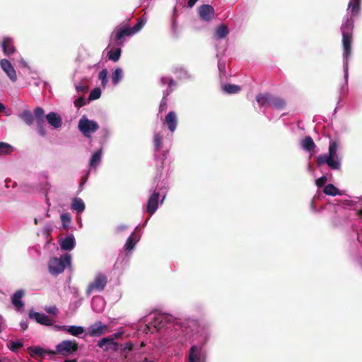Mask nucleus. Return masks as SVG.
Returning <instances> with one entry per match:
<instances>
[{"mask_svg": "<svg viewBox=\"0 0 362 362\" xmlns=\"http://www.w3.org/2000/svg\"><path fill=\"white\" fill-rule=\"evenodd\" d=\"M34 113H35V117L37 129L40 134L42 136H45L46 135V130H45L46 124H45V119H44L45 111L42 107H37L35 109Z\"/></svg>", "mask_w": 362, "mask_h": 362, "instance_id": "0eeeda50", "label": "nucleus"}, {"mask_svg": "<svg viewBox=\"0 0 362 362\" xmlns=\"http://www.w3.org/2000/svg\"><path fill=\"white\" fill-rule=\"evenodd\" d=\"M107 71L105 69H103L102 71H100L99 72L98 77L101 80V83H102L103 86H105L107 82Z\"/></svg>", "mask_w": 362, "mask_h": 362, "instance_id": "a19ab883", "label": "nucleus"}, {"mask_svg": "<svg viewBox=\"0 0 362 362\" xmlns=\"http://www.w3.org/2000/svg\"><path fill=\"white\" fill-rule=\"evenodd\" d=\"M160 194L158 192H154L148 198L146 206V211L150 214H153L158 206V199Z\"/></svg>", "mask_w": 362, "mask_h": 362, "instance_id": "ddd939ff", "label": "nucleus"}, {"mask_svg": "<svg viewBox=\"0 0 362 362\" xmlns=\"http://www.w3.org/2000/svg\"><path fill=\"white\" fill-rule=\"evenodd\" d=\"M78 349V344L76 341L64 340L56 346L55 350H48L47 355L69 356L76 352Z\"/></svg>", "mask_w": 362, "mask_h": 362, "instance_id": "7ed1b4c3", "label": "nucleus"}, {"mask_svg": "<svg viewBox=\"0 0 362 362\" xmlns=\"http://www.w3.org/2000/svg\"><path fill=\"white\" fill-rule=\"evenodd\" d=\"M45 310L49 313V314H52V315H57V313H58V309L55 306V305H52V306H49V307H46L45 308Z\"/></svg>", "mask_w": 362, "mask_h": 362, "instance_id": "49530a36", "label": "nucleus"}, {"mask_svg": "<svg viewBox=\"0 0 362 362\" xmlns=\"http://www.w3.org/2000/svg\"><path fill=\"white\" fill-rule=\"evenodd\" d=\"M358 214L359 216H362V209L359 210Z\"/></svg>", "mask_w": 362, "mask_h": 362, "instance_id": "69168bd1", "label": "nucleus"}, {"mask_svg": "<svg viewBox=\"0 0 362 362\" xmlns=\"http://www.w3.org/2000/svg\"><path fill=\"white\" fill-rule=\"evenodd\" d=\"M165 121L170 131L173 132L176 129L177 124L176 113L173 111L169 112L165 117Z\"/></svg>", "mask_w": 362, "mask_h": 362, "instance_id": "a211bd4d", "label": "nucleus"}, {"mask_svg": "<svg viewBox=\"0 0 362 362\" xmlns=\"http://www.w3.org/2000/svg\"><path fill=\"white\" fill-rule=\"evenodd\" d=\"M48 123L54 128H59L62 126V118L56 112H51L46 115Z\"/></svg>", "mask_w": 362, "mask_h": 362, "instance_id": "6ab92c4d", "label": "nucleus"}, {"mask_svg": "<svg viewBox=\"0 0 362 362\" xmlns=\"http://www.w3.org/2000/svg\"><path fill=\"white\" fill-rule=\"evenodd\" d=\"M63 362H77V360L76 359H68V360L64 361Z\"/></svg>", "mask_w": 362, "mask_h": 362, "instance_id": "e2e57ef3", "label": "nucleus"}, {"mask_svg": "<svg viewBox=\"0 0 362 362\" xmlns=\"http://www.w3.org/2000/svg\"><path fill=\"white\" fill-rule=\"evenodd\" d=\"M61 220H62L64 228L66 229L68 227V225L71 222V217H70L69 214H62Z\"/></svg>", "mask_w": 362, "mask_h": 362, "instance_id": "79ce46f5", "label": "nucleus"}, {"mask_svg": "<svg viewBox=\"0 0 362 362\" xmlns=\"http://www.w3.org/2000/svg\"><path fill=\"white\" fill-rule=\"evenodd\" d=\"M122 348H121V349L123 351L129 352V351H131L133 349L134 344L132 342H131V341H129V342L122 345Z\"/></svg>", "mask_w": 362, "mask_h": 362, "instance_id": "09e8293b", "label": "nucleus"}, {"mask_svg": "<svg viewBox=\"0 0 362 362\" xmlns=\"http://www.w3.org/2000/svg\"><path fill=\"white\" fill-rule=\"evenodd\" d=\"M75 238L72 234L66 236L59 243L60 247L64 251H70L75 247Z\"/></svg>", "mask_w": 362, "mask_h": 362, "instance_id": "2eb2a0df", "label": "nucleus"}, {"mask_svg": "<svg viewBox=\"0 0 362 362\" xmlns=\"http://www.w3.org/2000/svg\"><path fill=\"white\" fill-rule=\"evenodd\" d=\"M361 0H350L349 3V8L353 15H356L360 11Z\"/></svg>", "mask_w": 362, "mask_h": 362, "instance_id": "cd10ccee", "label": "nucleus"}, {"mask_svg": "<svg viewBox=\"0 0 362 362\" xmlns=\"http://www.w3.org/2000/svg\"><path fill=\"white\" fill-rule=\"evenodd\" d=\"M78 128L84 136L90 137L91 134L99 129V125L96 122L89 120L86 116H83L78 122Z\"/></svg>", "mask_w": 362, "mask_h": 362, "instance_id": "39448f33", "label": "nucleus"}, {"mask_svg": "<svg viewBox=\"0 0 362 362\" xmlns=\"http://www.w3.org/2000/svg\"><path fill=\"white\" fill-rule=\"evenodd\" d=\"M327 178L326 176H322L321 177L315 180V184L317 186V187H323L325 183L327 182Z\"/></svg>", "mask_w": 362, "mask_h": 362, "instance_id": "a18cd8bd", "label": "nucleus"}, {"mask_svg": "<svg viewBox=\"0 0 362 362\" xmlns=\"http://www.w3.org/2000/svg\"><path fill=\"white\" fill-rule=\"evenodd\" d=\"M168 77H165V76H163L160 78V83L163 86H164L165 85L168 84Z\"/></svg>", "mask_w": 362, "mask_h": 362, "instance_id": "864d4df0", "label": "nucleus"}, {"mask_svg": "<svg viewBox=\"0 0 362 362\" xmlns=\"http://www.w3.org/2000/svg\"><path fill=\"white\" fill-rule=\"evenodd\" d=\"M18 117L29 126L33 124L34 119H35V117L34 118L33 113L29 110H24L21 114H19Z\"/></svg>", "mask_w": 362, "mask_h": 362, "instance_id": "b1692460", "label": "nucleus"}, {"mask_svg": "<svg viewBox=\"0 0 362 362\" xmlns=\"http://www.w3.org/2000/svg\"><path fill=\"white\" fill-rule=\"evenodd\" d=\"M354 21L351 18L346 20L341 27L342 33L343 57L344 66H348V61L351 54V43L353 40Z\"/></svg>", "mask_w": 362, "mask_h": 362, "instance_id": "f257e3e1", "label": "nucleus"}, {"mask_svg": "<svg viewBox=\"0 0 362 362\" xmlns=\"http://www.w3.org/2000/svg\"><path fill=\"white\" fill-rule=\"evenodd\" d=\"M121 335H122V333H120V332L115 333L113 334V338L112 339H118Z\"/></svg>", "mask_w": 362, "mask_h": 362, "instance_id": "bf43d9fd", "label": "nucleus"}, {"mask_svg": "<svg viewBox=\"0 0 362 362\" xmlns=\"http://www.w3.org/2000/svg\"><path fill=\"white\" fill-rule=\"evenodd\" d=\"M152 326H153V325H151V322L150 324H148V325H146V327L144 329V332H146L147 331L151 332V328Z\"/></svg>", "mask_w": 362, "mask_h": 362, "instance_id": "13d9d810", "label": "nucleus"}, {"mask_svg": "<svg viewBox=\"0 0 362 362\" xmlns=\"http://www.w3.org/2000/svg\"><path fill=\"white\" fill-rule=\"evenodd\" d=\"M198 13L201 20L209 22L214 18L215 11L212 6L203 4L199 6Z\"/></svg>", "mask_w": 362, "mask_h": 362, "instance_id": "6e6552de", "label": "nucleus"}, {"mask_svg": "<svg viewBox=\"0 0 362 362\" xmlns=\"http://www.w3.org/2000/svg\"><path fill=\"white\" fill-rule=\"evenodd\" d=\"M115 39L116 41H121L124 37L134 35L130 27L120 28L115 31Z\"/></svg>", "mask_w": 362, "mask_h": 362, "instance_id": "aec40b11", "label": "nucleus"}, {"mask_svg": "<svg viewBox=\"0 0 362 362\" xmlns=\"http://www.w3.org/2000/svg\"><path fill=\"white\" fill-rule=\"evenodd\" d=\"M101 95V90L99 88H95L92 90L89 94L88 100H94L98 99Z\"/></svg>", "mask_w": 362, "mask_h": 362, "instance_id": "58836bf2", "label": "nucleus"}, {"mask_svg": "<svg viewBox=\"0 0 362 362\" xmlns=\"http://www.w3.org/2000/svg\"><path fill=\"white\" fill-rule=\"evenodd\" d=\"M24 294H25L24 291L20 289V290L16 291L13 293V296L11 298V302H12L13 305L18 310H20V309L23 308V306H24V303L21 300V298H23Z\"/></svg>", "mask_w": 362, "mask_h": 362, "instance_id": "f3484780", "label": "nucleus"}, {"mask_svg": "<svg viewBox=\"0 0 362 362\" xmlns=\"http://www.w3.org/2000/svg\"><path fill=\"white\" fill-rule=\"evenodd\" d=\"M168 96H166V94L164 93L161 103L160 105V112L163 111L166 108V106H167L166 98Z\"/></svg>", "mask_w": 362, "mask_h": 362, "instance_id": "8fccbe9b", "label": "nucleus"}, {"mask_svg": "<svg viewBox=\"0 0 362 362\" xmlns=\"http://www.w3.org/2000/svg\"><path fill=\"white\" fill-rule=\"evenodd\" d=\"M23 343L20 341V340H17V341H11L8 344V349L12 351L13 352H18V350L23 347Z\"/></svg>", "mask_w": 362, "mask_h": 362, "instance_id": "f704fd0d", "label": "nucleus"}, {"mask_svg": "<svg viewBox=\"0 0 362 362\" xmlns=\"http://www.w3.org/2000/svg\"><path fill=\"white\" fill-rule=\"evenodd\" d=\"M0 362H1V361L0 360Z\"/></svg>", "mask_w": 362, "mask_h": 362, "instance_id": "338daca9", "label": "nucleus"}, {"mask_svg": "<svg viewBox=\"0 0 362 362\" xmlns=\"http://www.w3.org/2000/svg\"><path fill=\"white\" fill-rule=\"evenodd\" d=\"M168 88L166 90V91L165 92V94H166V96L169 95V94L172 92V86L175 85V82L173 80V78H168Z\"/></svg>", "mask_w": 362, "mask_h": 362, "instance_id": "de8ad7c7", "label": "nucleus"}, {"mask_svg": "<svg viewBox=\"0 0 362 362\" xmlns=\"http://www.w3.org/2000/svg\"><path fill=\"white\" fill-rule=\"evenodd\" d=\"M176 29H177V24L175 23V21L173 20L172 21V30L175 34L176 33Z\"/></svg>", "mask_w": 362, "mask_h": 362, "instance_id": "4d7b16f0", "label": "nucleus"}, {"mask_svg": "<svg viewBox=\"0 0 362 362\" xmlns=\"http://www.w3.org/2000/svg\"><path fill=\"white\" fill-rule=\"evenodd\" d=\"M71 255L67 253L61 255L59 258H52L48 264L49 272L53 275L63 272L66 267L71 264Z\"/></svg>", "mask_w": 362, "mask_h": 362, "instance_id": "20e7f679", "label": "nucleus"}, {"mask_svg": "<svg viewBox=\"0 0 362 362\" xmlns=\"http://www.w3.org/2000/svg\"><path fill=\"white\" fill-rule=\"evenodd\" d=\"M97 300L103 301V300H102V299H101L100 298H94V299H93V303H95Z\"/></svg>", "mask_w": 362, "mask_h": 362, "instance_id": "0e129e2a", "label": "nucleus"}, {"mask_svg": "<svg viewBox=\"0 0 362 362\" xmlns=\"http://www.w3.org/2000/svg\"><path fill=\"white\" fill-rule=\"evenodd\" d=\"M107 284V277L106 275L99 273L95 276L94 281L90 284L87 288V293H90L93 291H102Z\"/></svg>", "mask_w": 362, "mask_h": 362, "instance_id": "423d86ee", "label": "nucleus"}, {"mask_svg": "<svg viewBox=\"0 0 362 362\" xmlns=\"http://www.w3.org/2000/svg\"><path fill=\"white\" fill-rule=\"evenodd\" d=\"M20 325L23 330H25L28 327V323L26 322H21L20 323Z\"/></svg>", "mask_w": 362, "mask_h": 362, "instance_id": "6e6d98bb", "label": "nucleus"}, {"mask_svg": "<svg viewBox=\"0 0 362 362\" xmlns=\"http://www.w3.org/2000/svg\"><path fill=\"white\" fill-rule=\"evenodd\" d=\"M0 65L11 81L16 82L17 81V75L11 63L8 60L3 59L0 61Z\"/></svg>", "mask_w": 362, "mask_h": 362, "instance_id": "9d476101", "label": "nucleus"}, {"mask_svg": "<svg viewBox=\"0 0 362 362\" xmlns=\"http://www.w3.org/2000/svg\"><path fill=\"white\" fill-rule=\"evenodd\" d=\"M302 147L308 152H312L316 147L315 144L314 143L313 139L310 136H305L301 141Z\"/></svg>", "mask_w": 362, "mask_h": 362, "instance_id": "5701e85b", "label": "nucleus"}, {"mask_svg": "<svg viewBox=\"0 0 362 362\" xmlns=\"http://www.w3.org/2000/svg\"><path fill=\"white\" fill-rule=\"evenodd\" d=\"M121 52L122 50L120 48H117L115 50H110L107 53V57L110 60L116 62L119 59Z\"/></svg>", "mask_w": 362, "mask_h": 362, "instance_id": "2f4dec72", "label": "nucleus"}, {"mask_svg": "<svg viewBox=\"0 0 362 362\" xmlns=\"http://www.w3.org/2000/svg\"><path fill=\"white\" fill-rule=\"evenodd\" d=\"M57 329L60 331H64L69 334L78 337L79 335L83 334L85 332V329L81 326H66V325H60L56 326Z\"/></svg>", "mask_w": 362, "mask_h": 362, "instance_id": "4468645a", "label": "nucleus"}, {"mask_svg": "<svg viewBox=\"0 0 362 362\" xmlns=\"http://www.w3.org/2000/svg\"><path fill=\"white\" fill-rule=\"evenodd\" d=\"M198 1V0H189L187 2V6L189 8H192L194 6V4Z\"/></svg>", "mask_w": 362, "mask_h": 362, "instance_id": "5fc2aeb1", "label": "nucleus"}, {"mask_svg": "<svg viewBox=\"0 0 362 362\" xmlns=\"http://www.w3.org/2000/svg\"><path fill=\"white\" fill-rule=\"evenodd\" d=\"M136 242L137 240L134 237V233H132V235L127 238L124 245V249L128 251L132 250L134 248Z\"/></svg>", "mask_w": 362, "mask_h": 362, "instance_id": "473e14b6", "label": "nucleus"}, {"mask_svg": "<svg viewBox=\"0 0 362 362\" xmlns=\"http://www.w3.org/2000/svg\"><path fill=\"white\" fill-rule=\"evenodd\" d=\"M2 49L5 55L10 56L16 51L13 40L10 37H4L2 41Z\"/></svg>", "mask_w": 362, "mask_h": 362, "instance_id": "dca6fc26", "label": "nucleus"}, {"mask_svg": "<svg viewBox=\"0 0 362 362\" xmlns=\"http://www.w3.org/2000/svg\"><path fill=\"white\" fill-rule=\"evenodd\" d=\"M188 361L204 362V355L202 353V349L201 347L197 346V345L192 346L189 351Z\"/></svg>", "mask_w": 362, "mask_h": 362, "instance_id": "9b49d317", "label": "nucleus"}, {"mask_svg": "<svg viewBox=\"0 0 362 362\" xmlns=\"http://www.w3.org/2000/svg\"><path fill=\"white\" fill-rule=\"evenodd\" d=\"M128 228V226L127 225H125V224H121L119 226H118L116 229H115V232L117 233H121L125 230H127Z\"/></svg>", "mask_w": 362, "mask_h": 362, "instance_id": "3c124183", "label": "nucleus"}, {"mask_svg": "<svg viewBox=\"0 0 362 362\" xmlns=\"http://www.w3.org/2000/svg\"><path fill=\"white\" fill-rule=\"evenodd\" d=\"M75 107L79 108L86 105L85 98L83 97H79L76 100H74Z\"/></svg>", "mask_w": 362, "mask_h": 362, "instance_id": "c03bdc74", "label": "nucleus"}, {"mask_svg": "<svg viewBox=\"0 0 362 362\" xmlns=\"http://www.w3.org/2000/svg\"><path fill=\"white\" fill-rule=\"evenodd\" d=\"M272 95L269 93H259L256 96V100L262 107L270 105Z\"/></svg>", "mask_w": 362, "mask_h": 362, "instance_id": "412c9836", "label": "nucleus"}, {"mask_svg": "<svg viewBox=\"0 0 362 362\" xmlns=\"http://www.w3.org/2000/svg\"><path fill=\"white\" fill-rule=\"evenodd\" d=\"M29 349L30 351V354L33 356H37L40 357H43L45 354H47V351H48V350L47 351L44 350L43 349H42L41 347H39V346L30 347Z\"/></svg>", "mask_w": 362, "mask_h": 362, "instance_id": "72a5a7b5", "label": "nucleus"}, {"mask_svg": "<svg viewBox=\"0 0 362 362\" xmlns=\"http://www.w3.org/2000/svg\"><path fill=\"white\" fill-rule=\"evenodd\" d=\"M221 88L222 90L227 94H235L242 90L240 86L230 83L222 85Z\"/></svg>", "mask_w": 362, "mask_h": 362, "instance_id": "393cba45", "label": "nucleus"}, {"mask_svg": "<svg viewBox=\"0 0 362 362\" xmlns=\"http://www.w3.org/2000/svg\"><path fill=\"white\" fill-rule=\"evenodd\" d=\"M122 76V70L120 68H116L112 75V81L114 85H117Z\"/></svg>", "mask_w": 362, "mask_h": 362, "instance_id": "c9c22d12", "label": "nucleus"}, {"mask_svg": "<svg viewBox=\"0 0 362 362\" xmlns=\"http://www.w3.org/2000/svg\"><path fill=\"white\" fill-rule=\"evenodd\" d=\"M77 92H86L88 90V87L86 86H77L76 87Z\"/></svg>", "mask_w": 362, "mask_h": 362, "instance_id": "603ef678", "label": "nucleus"}, {"mask_svg": "<svg viewBox=\"0 0 362 362\" xmlns=\"http://www.w3.org/2000/svg\"><path fill=\"white\" fill-rule=\"evenodd\" d=\"M228 34V27L225 25L218 26L215 32V35L218 39H223Z\"/></svg>", "mask_w": 362, "mask_h": 362, "instance_id": "c85d7f7f", "label": "nucleus"}, {"mask_svg": "<svg viewBox=\"0 0 362 362\" xmlns=\"http://www.w3.org/2000/svg\"><path fill=\"white\" fill-rule=\"evenodd\" d=\"M323 192L327 195L335 196L340 194L339 190L332 184H328L323 189Z\"/></svg>", "mask_w": 362, "mask_h": 362, "instance_id": "c756f323", "label": "nucleus"}, {"mask_svg": "<svg viewBox=\"0 0 362 362\" xmlns=\"http://www.w3.org/2000/svg\"><path fill=\"white\" fill-rule=\"evenodd\" d=\"M71 208L74 211H76L78 213H81L85 209V204L81 198H74L72 200Z\"/></svg>", "mask_w": 362, "mask_h": 362, "instance_id": "a878e982", "label": "nucleus"}, {"mask_svg": "<svg viewBox=\"0 0 362 362\" xmlns=\"http://www.w3.org/2000/svg\"><path fill=\"white\" fill-rule=\"evenodd\" d=\"M107 330V327L101 321H96L88 328V334L90 337H100Z\"/></svg>", "mask_w": 362, "mask_h": 362, "instance_id": "1a4fd4ad", "label": "nucleus"}, {"mask_svg": "<svg viewBox=\"0 0 362 362\" xmlns=\"http://www.w3.org/2000/svg\"><path fill=\"white\" fill-rule=\"evenodd\" d=\"M86 182V178H85V177L82 178L81 180V182H80V187H81Z\"/></svg>", "mask_w": 362, "mask_h": 362, "instance_id": "052dcab7", "label": "nucleus"}, {"mask_svg": "<svg viewBox=\"0 0 362 362\" xmlns=\"http://www.w3.org/2000/svg\"><path fill=\"white\" fill-rule=\"evenodd\" d=\"M286 105V103L283 98L272 96L270 106L277 110H283Z\"/></svg>", "mask_w": 362, "mask_h": 362, "instance_id": "bb28decb", "label": "nucleus"}, {"mask_svg": "<svg viewBox=\"0 0 362 362\" xmlns=\"http://www.w3.org/2000/svg\"><path fill=\"white\" fill-rule=\"evenodd\" d=\"M13 151V147L4 142H0V154L1 155H8L11 153Z\"/></svg>", "mask_w": 362, "mask_h": 362, "instance_id": "e433bc0d", "label": "nucleus"}, {"mask_svg": "<svg viewBox=\"0 0 362 362\" xmlns=\"http://www.w3.org/2000/svg\"><path fill=\"white\" fill-rule=\"evenodd\" d=\"M144 23H145L143 20H139L134 26L130 28L133 34H135L137 32H139L141 29V28L144 25Z\"/></svg>", "mask_w": 362, "mask_h": 362, "instance_id": "37998d69", "label": "nucleus"}, {"mask_svg": "<svg viewBox=\"0 0 362 362\" xmlns=\"http://www.w3.org/2000/svg\"><path fill=\"white\" fill-rule=\"evenodd\" d=\"M110 344H114V345H116L117 344L114 342L113 341V339L112 338H108V337H105V338H103L101 340H100L98 343V346L100 347V348H103L104 346L105 345H110Z\"/></svg>", "mask_w": 362, "mask_h": 362, "instance_id": "ea45409f", "label": "nucleus"}, {"mask_svg": "<svg viewBox=\"0 0 362 362\" xmlns=\"http://www.w3.org/2000/svg\"><path fill=\"white\" fill-rule=\"evenodd\" d=\"M28 317L30 319H34L38 324L46 326L52 325V320L44 313H40L38 312L31 310L28 314Z\"/></svg>", "mask_w": 362, "mask_h": 362, "instance_id": "f8f14e48", "label": "nucleus"}, {"mask_svg": "<svg viewBox=\"0 0 362 362\" xmlns=\"http://www.w3.org/2000/svg\"><path fill=\"white\" fill-rule=\"evenodd\" d=\"M5 110V106L3 103H0V112H3Z\"/></svg>", "mask_w": 362, "mask_h": 362, "instance_id": "680f3d73", "label": "nucleus"}, {"mask_svg": "<svg viewBox=\"0 0 362 362\" xmlns=\"http://www.w3.org/2000/svg\"><path fill=\"white\" fill-rule=\"evenodd\" d=\"M337 144L332 141L329 144L328 154H321L316 158V164L318 167L326 163L330 168L333 170H339L341 166L340 160L337 154Z\"/></svg>", "mask_w": 362, "mask_h": 362, "instance_id": "f03ea898", "label": "nucleus"}, {"mask_svg": "<svg viewBox=\"0 0 362 362\" xmlns=\"http://www.w3.org/2000/svg\"><path fill=\"white\" fill-rule=\"evenodd\" d=\"M166 317L165 315H158L154 317L151 325H153L156 331H158L166 325Z\"/></svg>", "mask_w": 362, "mask_h": 362, "instance_id": "4be33fe9", "label": "nucleus"}, {"mask_svg": "<svg viewBox=\"0 0 362 362\" xmlns=\"http://www.w3.org/2000/svg\"><path fill=\"white\" fill-rule=\"evenodd\" d=\"M101 156H102V151L98 150L96 152H95L90 160L89 165L90 167H95L97 165L101 160Z\"/></svg>", "mask_w": 362, "mask_h": 362, "instance_id": "7c9ffc66", "label": "nucleus"}, {"mask_svg": "<svg viewBox=\"0 0 362 362\" xmlns=\"http://www.w3.org/2000/svg\"><path fill=\"white\" fill-rule=\"evenodd\" d=\"M153 144L156 151H159L162 147V136L156 133L153 137Z\"/></svg>", "mask_w": 362, "mask_h": 362, "instance_id": "4c0bfd02", "label": "nucleus"}]
</instances>
